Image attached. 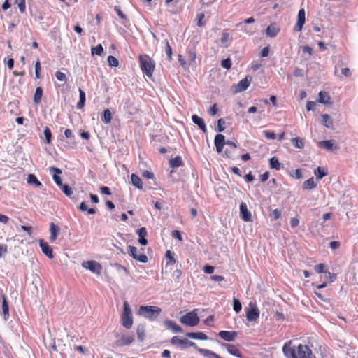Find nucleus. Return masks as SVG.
Listing matches in <instances>:
<instances>
[{
    "mask_svg": "<svg viewBox=\"0 0 358 358\" xmlns=\"http://www.w3.org/2000/svg\"><path fill=\"white\" fill-rule=\"evenodd\" d=\"M282 351L286 358H316L308 345L299 344L295 347L292 341L285 343Z\"/></svg>",
    "mask_w": 358,
    "mask_h": 358,
    "instance_id": "obj_1",
    "label": "nucleus"
},
{
    "mask_svg": "<svg viewBox=\"0 0 358 358\" xmlns=\"http://www.w3.org/2000/svg\"><path fill=\"white\" fill-rule=\"evenodd\" d=\"M140 67L148 77L152 76L155 68V61L148 55H142L138 57Z\"/></svg>",
    "mask_w": 358,
    "mask_h": 358,
    "instance_id": "obj_2",
    "label": "nucleus"
},
{
    "mask_svg": "<svg viewBox=\"0 0 358 358\" xmlns=\"http://www.w3.org/2000/svg\"><path fill=\"white\" fill-rule=\"evenodd\" d=\"M161 313L162 309L155 306H141L138 310V315L150 321L156 320Z\"/></svg>",
    "mask_w": 358,
    "mask_h": 358,
    "instance_id": "obj_3",
    "label": "nucleus"
},
{
    "mask_svg": "<svg viewBox=\"0 0 358 358\" xmlns=\"http://www.w3.org/2000/svg\"><path fill=\"white\" fill-rule=\"evenodd\" d=\"M121 324L122 325L129 329L133 325V316L131 308L127 301H124L123 304V311L121 315Z\"/></svg>",
    "mask_w": 358,
    "mask_h": 358,
    "instance_id": "obj_4",
    "label": "nucleus"
},
{
    "mask_svg": "<svg viewBox=\"0 0 358 358\" xmlns=\"http://www.w3.org/2000/svg\"><path fill=\"white\" fill-rule=\"evenodd\" d=\"M180 322L187 326L194 327L199 324V317H198L197 313L192 311L187 313L181 317Z\"/></svg>",
    "mask_w": 358,
    "mask_h": 358,
    "instance_id": "obj_5",
    "label": "nucleus"
},
{
    "mask_svg": "<svg viewBox=\"0 0 358 358\" xmlns=\"http://www.w3.org/2000/svg\"><path fill=\"white\" fill-rule=\"evenodd\" d=\"M259 310L255 303H249V309L246 311V319L249 322L257 321L259 317Z\"/></svg>",
    "mask_w": 358,
    "mask_h": 358,
    "instance_id": "obj_6",
    "label": "nucleus"
},
{
    "mask_svg": "<svg viewBox=\"0 0 358 358\" xmlns=\"http://www.w3.org/2000/svg\"><path fill=\"white\" fill-rule=\"evenodd\" d=\"M171 343L173 345H176L182 348H186L189 347H194L197 350V345L195 343L190 341L187 340V338H180V337L176 336H173L171 340Z\"/></svg>",
    "mask_w": 358,
    "mask_h": 358,
    "instance_id": "obj_7",
    "label": "nucleus"
},
{
    "mask_svg": "<svg viewBox=\"0 0 358 358\" xmlns=\"http://www.w3.org/2000/svg\"><path fill=\"white\" fill-rule=\"evenodd\" d=\"M115 345L117 347H124L131 345L135 341L134 335L122 334L116 336Z\"/></svg>",
    "mask_w": 358,
    "mask_h": 358,
    "instance_id": "obj_8",
    "label": "nucleus"
},
{
    "mask_svg": "<svg viewBox=\"0 0 358 358\" xmlns=\"http://www.w3.org/2000/svg\"><path fill=\"white\" fill-rule=\"evenodd\" d=\"M82 266L86 269L90 270V271L96 275H100L101 273V265L94 260L83 262L82 263Z\"/></svg>",
    "mask_w": 358,
    "mask_h": 358,
    "instance_id": "obj_9",
    "label": "nucleus"
},
{
    "mask_svg": "<svg viewBox=\"0 0 358 358\" xmlns=\"http://www.w3.org/2000/svg\"><path fill=\"white\" fill-rule=\"evenodd\" d=\"M129 254L135 259L142 263H146L148 262V257L143 252H138L136 247L129 245L128 248Z\"/></svg>",
    "mask_w": 358,
    "mask_h": 358,
    "instance_id": "obj_10",
    "label": "nucleus"
},
{
    "mask_svg": "<svg viewBox=\"0 0 358 358\" xmlns=\"http://www.w3.org/2000/svg\"><path fill=\"white\" fill-rule=\"evenodd\" d=\"M306 22V13L303 8L299 10L297 15V22L294 27V31L299 32L302 30Z\"/></svg>",
    "mask_w": 358,
    "mask_h": 358,
    "instance_id": "obj_11",
    "label": "nucleus"
},
{
    "mask_svg": "<svg viewBox=\"0 0 358 358\" xmlns=\"http://www.w3.org/2000/svg\"><path fill=\"white\" fill-rule=\"evenodd\" d=\"M251 79L248 77L241 80L236 85H234V91L236 93L245 91L250 85Z\"/></svg>",
    "mask_w": 358,
    "mask_h": 358,
    "instance_id": "obj_12",
    "label": "nucleus"
},
{
    "mask_svg": "<svg viewBox=\"0 0 358 358\" xmlns=\"http://www.w3.org/2000/svg\"><path fill=\"white\" fill-rule=\"evenodd\" d=\"M218 336L224 341L231 342L235 340L238 333L236 331H221L218 333Z\"/></svg>",
    "mask_w": 358,
    "mask_h": 358,
    "instance_id": "obj_13",
    "label": "nucleus"
},
{
    "mask_svg": "<svg viewBox=\"0 0 358 358\" xmlns=\"http://www.w3.org/2000/svg\"><path fill=\"white\" fill-rule=\"evenodd\" d=\"M241 217L245 222H250L252 220V216L250 212L248 210V207L245 203H241L240 205Z\"/></svg>",
    "mask_w": 358,
    "mask_h": 358,
    "instance_id": "obj_14",
    "label": "nucleus"
},
{
    "mask_svg": "<svg viewBox=\"0 0 358 358\" xmlns=\"http://www.w3.org/2000/svg\"><path fill=\"white\" fill-rule=\"evenodd\" d=\"M225 138L222 134H217L215 137V145L216 151L220 153L222 151L224 145L225 144Z\"/></svg>",
    "mask_w": 358,
    "mask_h": 358,
    "instance_id": "obj_15",
    "label": "nucleus"
},
{
    "mask_svg": "<svg viewBox=\"0 0 358 358\" xmlns=\"http://www.w3.org/2000/svg\"><path fill=\"white\" fill-rule=\"evenodd\" d=\"M223 345L226 348L229 353L238 358H242V354L240 351L238 345L232 344H224Z\"/></svg>",
    "mask_w": 358,
    "mask_h": 358,
    "instance_id": "obj_16",
    "label": "nucleus"
},
{
    "mask_svg": "<svg viewBox=\"0 0 358 358\" xmlns=\"http://www.w3.org/2000/svg\"><path fill=\"white\" fill-rule=\"evenodd\" d=\"M124 110L129 115H132L138 111V109L134 106V103L131 101L130 99H127V100H125Z\"/></svg>",
    "mask_w": 358,
    "mask_h": 358,
    "instance_id": "obj_17",
    "label": "nucleus"
},
{
    "mask_svg": "<svg viewBox=\"0 0 358 358\" xmlns=\"http://www.w3.org/2000/svg\"><path fill=\"white\" fill-rule=\"evenodd\" d=\"M40 247L42 252L49 258L52 259L54 257L52 248L48 245V243L43 241H40Z\"/></svg>",
    "mask_w": 358,
    "mask_h": 358,
    "instance_id": "obj_18",
    "label": "nucleus"
},
{
    "mask_svg": "<svg viewBox=\"0 0 358 358\" xmlns=\"http://www.w3.org/2000/svg\"><path fill=\"white\" fill-rule=\"evenodd\" d=\"M50 241L51 242H54L57 238L58 234L60 231V229L57 225L55 224L53 222H51L50 224Z\"/></svg>",
    "mask_w": 358,
    "mask_h": 358,
    "instance_id": "obj_19",
    "label": "nucleus"
},
{
    "mask_svg": "<svg viewBox=\"0 0 358 358\" xmlns=\"http://www.w3.org/2000/svg\"><path fill=\"white\" fill-rule=\"evenodd\" d=\"M137 234L139 236L138 243L142 245H146L148 241L145 238L147 236V230L145 227H141L137 230Z\"/></svg>",
    "mask_w": 358,
    "mask_h": 358,
    "instance_id": "obj_20",
    "label": "nucleus"
},
{
    "mask_svg": "<svg viewBox=\"0 0 358 358\" xmlns=\"http://www.w3.org/2000/svg\"><path fill=\"white\" fill-rule=\"evenodd\" d=\"M193 122L196 124L201 130L204 133L207 131V129L203 120L197 115H193L192 117Z\"/></svg>",
    "mask_w": 358,
    "mask_h": 358,
    "instance_id": "obj_21",
    "label": "nucleus"
},
{
    "mask_svg": "<svg viewBox=\"0 0 358 358\" xmlns=\"http://www.w3.org/2000/svg\"><path fill=\"white\" fill-rule=\"evenodd\" d=\"M50 171L51 172L55 173V174L53 175V180L55 182V183L59 186H62L63 185L62 180L60 176H58V174L62 173V170L57 167H50Z\"/></svg>",
    "mask_w": 358,
    "mask_h": 358,
    "instance_id": "obj_22",
    "label": "nucleus"
},
{
    "mask_svg": "<svg viewBox=\"0 0 358 358\" xmlns=\"http://www.w3.org/2000/svg\"><path fill=\"white\" fill-rule=\"evenodd\" d=\"M197 351L207 358H222L219 355L210 350L198 348Z\"/></svg>",
    "mask_w": 358,
    "mask_h": 358,
    "instance_id": "obj_23",
    "label": "nucleus"
},
{
    "mask_svg": "<svg viewBox=\"0 0 358 358\" xmlns=\"http://www.w3.org/2000/svg\"><path fill=\"white\" fill-rule=\"evenodd\" d=\"M318 145L320 148L328 150H333L334 149H337L336 146H334L333 141L331 140H326L322 141L318 143Z\"/></svg>",
    "mask_w": 358,
    "mask_h": 358,
    "instance_id": "obj_24",
    "label": "nucleus"
},
{
    "mask_svg": "<svg viewBox=\"0 0 358 358\" xmlns=\"http://www.w3.org/2000/svg\"><path fill=\"white\" fill-rule=\"evenodd\" d=\"M43 94V88L41 87H36L33 99V101L35 105H38L41 102Z\"/></svg>",
    "mask_w": 358,
    "mask_h": 358,
    "instance_id": "obj_25",
    "label": "nucleus"
},
{
    "mask_svg": "<svg viewBox=\"0 0 358 358\" xmlns=\"http://www.w3.org/2000/svg\"><path fill=\"white\" fill-rule=\"evenodd\" d=\"M186 336L192 339L207 340L208 338V337L201 331L187 333Z\"/></svg>",
    "mask_w": 358,
    "mask_h": 358,
    "instance_id": "obj_26",
    "label": "nucleus"
},
{
    "mask_svg": "<svg viewBox=\"0 0 358 358\" xmlns=\"http://www.w3.org/2000/svg\"><path fill=\"white\" fill-rule=\"evenodd\" d=\"M230 41H231V37L229 33H228L227 31V30H224L222 33V36H221V38H220L222 45L224 47L227 48L229 46L228 43Z\"/></svg>",
    "mask_w": 358,
    "mask_h": 358,
    "instance_id": "obj_27",
    "label": "nucleus"
},
{
    "mask_svg": "<svg viewBox=\"0 0 358 358\" xmlns=\"http://www.w3.org/2000/svg\"><path fill=\"white\" fill-rule=\"evenodd\" d=\"M131 183L134 186L136 187L139 189H143V182L141 179L135 173H132L131 176Z\"/></svg>",
    "mask_w": 358,
    "mask_h": 358,
    "instance_id": "obj_28",
    "label": "nucleus"
},
{
    "mask_svg": "<svg viewBox=\"0 0 358 358\" xmlns=\"http://www.w3.org/2000/svg\"><path fill=\"white\" fill-rule=\"evenodd\" d=\"M330 96L326 92H320L318 101L321 103L328 104L330 103Z\"/></svg>",
    "mask_w": 358,
    "mask_h": 358,
    "instance_id": "obj_29",
    "label": "nucleus"
},
{
    "mask_svg": "<svg viewBox=\"0 0 358 358\" xmlns=\"http://www.w3.org/2000/svg\"><path fill=\"white\" fill-rule=\"evenodd\" d=\"M79 96L80 100L78 102L76 107L78 109H82L85 106L86 100L85 92L82 89H79Z\"/></svg>",
    "mask_w": 358,
    "mask_h": 358,
    "instance_id": "obj_30",
    "label": "nucleus"
},
{
    "mask_svg": "<svg viewBox=\"0 0 358 358\" xmlns=\"http://www.w3.org/2000/svg\"><path fill=\"white\" fill-rule=\"evenodd\" d=\"M280 29L275 25L271 24L266 29V35L269 37H275L279 33Z\"/></svg>",
    "mask_w": 358,
    "mask_h": 358,
    "instance_id": "obj_31",
    "label": "nucleus"
},
{
    "mask_svg": "<svg viewBox=\"0 0 358 358\" xmlns=\"http://www.w3.org/2000/svg\"><path fill=\"white\" fill-rule=\"evenodd\" d=\"M137 337L140 341H143L145 338V327L143 324H139L136 329Z\"/></svg>",
    "mask_w": 358,
    "mask_h": 358,
    "instance_id": "obj_32",
    "label": "nucleus"
},
{
    "mask_svg": "<svg viewBox=\"0 0 358 358\" xmlns=\"http://www.w3.org/2000/svg\"><path fill=\"white\" fill-rule=\"evenodd\" d=\"M169 164L172 168H177L182 166L183 162L181 157L177 156L174 158H172L169 160Z\"/></svg>",
    "mask_w": 358,
    "mask_h": 358,
    "instance_id": "obj_33",
    "label": "nucleus"
},
{
    "mask_svg": "<svg viewBox=\"0 0 358 358\" xmlns=\"http://www.w3.org/2000/svg\"><path fill=\"white\" fill-rule=\"evenodd\" d=\"M27 182L30 185H34L37 187H42V183L38 180L34 174H29L27 177Z\"/></svg>",
    "mask_w": 358,
    "mask_h": 358,
    "instance_id": "obj_34",
    "label": "nucleus"
},
{
    "mask_svg": "<svg viewBox=\"0 0 358 358\" xmlns=\"http://www.w3.org/2000/svg\"><path fill=\"white\" fill-rule=\"evenodd\" d=\"M2 311L3 314L4 319H8L9 317V307L8 303L5 296H3L2 300Z\"/></svg>",
    "mask_w": 358,
    "mask_h": 358,
    "instance_id": "obj_35",
    "label": "nucleus"
},
{
    "mask_svg": "<svg viewBox=\"0 0 358 358\" xmlns=\"http://www.w3.org/2000/svg\"><path fill=\"white\" fill-rule=\"evenodd\" d=\"M293 145L299 149H303L304 148V140L299 137L293 138L292 139Z\"/></svg>",
    "mask_w": 358,
    "mask_h": 358,
    "instance_id": "obj_36",
    "label": "nucleus"
},
{
    "mask_svg": "<svg viewBox=\"0 0 358 358\" xmlns=\"http://www.w3.org/2000/svg\"><path fill=\"white\" fill-rule=\"evenodd\" d=\"M316 187L314 178L312 177L306 180L303 184V188L304 189H312Z\"/></svg>",
    "mask_w": 358,
    "mask_h": 358,
    "instance_id": "obj_37",
    "label": "nucleus"
},
{
    "mask_svg": "<svg viewBox=\"0 0 358 358\" xmlns=\"http://www.w3.org/2000/svg\"><path fill=\"white\" fill-rule=\"evenodd\" d=\"M112 120V113L109 109H106L103 111L101 120L105 124H110Z\"/></svg>",
    "mask_w": 358,
    "mask_h": 358,
    "instance_id": "obj_38",
    "label": "nucleus"
},
{
    "mask_svg": "<svg viewBox=\"0 0 358 358\" xmlns=\"http://www.w3.org/2000/svg\"><path fill=\"white\" fill-rule=\"evenodd\" d=\"M322 122L327 128L331 127L333 124L331 118L327 114L322 115Z\"/></svg>",
    "mask_w": 358,
    "mask_h": 358,
    "instance_id": "obj_39",
    "label": "nucleus"
},
{
    "mask_svg": "<svg viewBox=\"0 0 358 358\" xmlns=\"http://www.w3.org/2000/svg\"><path fill=\"white\" fill-rule=\"evenodd\" d=\"M166 324H167L169 328L172 329L173 330V331L176 333H180V332H182V328L178 324H177L175 322L169 320V321H166Z\"/></svg>",
    "mask_w": 358,
    "mask_h": 358,
    "instance_id": "obj_40",
    "label": "nucleus"
},
{
    "mask_svg": "<svg viewBox=\"0 0 358 358\" xmlns=\"http://www.w3.org/2000/svg\"><path fill=\"white\" fill-rule=\"evenodd\" d=\"M270 167L271 169H275L276 170H280L281 168V164L278 161V159L275 157H273L270 159Z\"/></svg>",
    "mask_w": 358,
    "mask_h": 358,
    "instance_id": "obj_41",
    "label": "nucleus"
},
{
    "mask_svg": "<svg viewBox=\"0 0 358 358\" xmlns=\"http://www.w3.org/2000/svg\"><path fill=\"white\" fill-rule=\"evenodd\" d=\"M14 3L17 5L20 13H24L26 11L25 0H15Z\"/></svg>",
    "mask_w": 358,
    "mask_h": 358,
    "instance_id": "obj_42",
    "label": "nucleus"
},
{
    "mask_svg": "<svg viewBox=\"0 0 358 358\" xmlns=\"http://www.w3.org/2000/svg\"><path fill=\"white\" fill-rule=\"evenodd\" d=\"M91 51L92 55L101 56L103 53V48L101 44H99L96 46L93 47Z\"/></svg>",
    "mask_w": 358,
    "mask_h": 358,
    "instance_id": "obj_43",
    "label": "nucleus"
},
{
    "mask_svg": "<svg viewBox=\"0 0 358 358\" xmlns=\"http://www.w3.org/2000/svg\"><path fill=\"white\" fill-rule=\"evenodd\" d=\"M315 174L316 176L317 179L320 180L323 177L327 175V172L325 171L321 167H317V169L315 171Z\"/></svg>",
    "mask_w": 358,
    "mask_h": 358,
    "instance_id": "obj_44",
    "label": "nucleus"
},
{
    "mask_svg": "<svg viewBox=\"0 0 358 358\" xmlns=\"http://www.w3.org/2000/svg\"><path fill=\"white\" fill-rule=\"evenodd\" d=\"M59 187L67 196L70 197L73 194V190L69 185L63 184Z\"/></svg>",
    "mask_w": 358,
    "mask_h": 358,
    "instance_id": "obj_45",
    "label": "nucleus"
},
{
    "mask_svg": "<svg viewBox=\"0 0 358 358\" xmlns=\"http://www.w3.org/2000/svg\"><path fill=\"white\" fill-rule=\"evenodd\" d=\"M43 134L45 138V142L48 144L51 143L52 133L49 127H45L43 131Z\"/></svg>",
    "mask_w": 358,
    "mask_h": 358,
    "instance_id": "obj_46",
    "label": "nucleus"
},
{
    "mask_svg": "<svg viewBox=\"0 0 358 358\" xmlns=\"http://www.w3.org/2000/svg\"><path fill=\"white\" fill-rule=\"evenodd\" d=\"M108 64L113 67H117L119 65L118 59L112 55L108 57Z\"/></svg>",
    "mask_w": 358,
    "mask_h": 358,
    "instance_id": "obj_47",
    "label": "nucleus"
},
{
    "mask_svg": "<svg viewBox=\"0 0 358 358\" xmlns=\"http://www.w3.org/2000/svg\"><path fill=\"white\" fill-rule=\"evenodd\" d=\"M233 308L236 313H239L242 309V305L240 301L237 299L233 300Z\"/></svg>",
    "mask_w": 358,
    "mask_h": 358,
    "instance_id": "obj_48",
    "label": "nucleus"
},
{
    "mask_svg": "<svg viewBox=\"0 0 358 358\" xmlns=\"http://www.w3.org/2000/svg\"><path fill=\"white\" fill-rule=\"evenodd\" d=\"M165 44H166V54L169 59H171L172 58V48L169 44V42L168 40H165Z\"/></svg>",
    "mask_w": 358,
    "mask_h": 358,
    "instance_id": "obj_49",
    "label": "nucleus"
},
{
    "mask_svg": "<svg viewBox=\"0 0 358 358\" xmlns=\"http://www.w3.org/2000/svg\"><path fill=\"white\" fill-rule=\"evenodd\" d=\"M263 134L267 139H273H273L276 138V134L273 131H271L268 130H264L263 131Z\"/></svg>",
    "mask_w": 358,
    "mask_h": 358,
    "instance_id": "obj_50",
    "label": "nucleus"
},
{
    "mask_svg": "<svg viewBox=\"0 0 358 358\" xmlns=\"http://www.w3.org/2000/svg\"><path fill=\"white\" fill-rule=\"evenodd\" d=\"M221 65L226 69H229L231 67V60L230 58L223 59L221 62Z\"/></svg>",
    "mask_w": 358,
    "mask_h": 358,
    "instance_id": "obj_51",
    "label": "nucleus"
},
{
    "mask_svg": "<svg viewBox=\"0 0 358 358\" xmlns=\"http://www.w3.org/2000/svg\"><path fill=\"white\" fill-rule=\"evenodd\" d=\"M40 71H41V63H40L39 60H37L35 64V75H36V78L38 79H39L41 78Z\"/></svg>",
    "mask_w": 358,
    "mask_h": 358,
    "instance_id": "obj_52",
    "label": "nucleus"
},
{
    "mask_svg": "<svg viewBox=\"0 0 358 358\" xmlns=\"http://www.w3.org/2000/svg\"><path fill=\"white\" fill-rule=\"evenodd\" d=\"M325 265L324 264H318L315 266V271L318 273H325Z\"/></svg>",
    "mask_w": 358,
    "mask_h": 358,
    "instance_id": "obj_53",
    "label": "nucleus"
},
{
    "mask_svg": "<svg viewBox=\"0 0 358 358\" xmlns=\"http://www.w3.org/2000/svg\"><path fill=\"white\" fill-rule=\"evenodd\" d=\"M55 76L57 80H59V81H66V76L64 73L61 71H57Z\"/></svg>",
    "mask_w": 358,
    "mask_h": 358,
    "instance_id": "obj_54",
    "label": "nucleus"
},
{
    "mask_svg": "<svg viewBox=\"0 0 358 358\" xmlns=\"http://www.w3.org/2000/svg\"><path fill=\"white\" fill-rule=\"evenodd\" d=\"M224 124H225V122L222 119L218 120L217 130L219 132L223 131L224 130V129H225L224 126Z\"/></svg>",
    "mask_w": 358,
    "mask_h": 358,
    "instance_id": "obj_55",
    "label": "nucleus"
},
{
    "mask_svg": "<svg viewBox=\"0 0 358 358\" xmlns=\"http://www.w3.org/2000/svg\"><path fill=\"white\" fill-rule=\"evenodd\" d=\"M166 258L169 259L168 264L170 263L171 264H174L176 263V259L173 257V256L170 250H167L166 252Z\"/></svg>",
    "mask_w": 358,
    "mask_h": 358,
    "instance_id": "obj_56",
    "label": "nucleus"
},
{
    "mask_svg": "<svg viewBox=\"0 0 358 358\" xmlns=\"http://www.w3.org/2000/svg\"><path fill=\"white\" fill-rule=\"evenodd\" d=\"M142 176L147 179H153L155 178L153 173L148 170L143 172Z\"/></svg>",
    "mask_w": 358,
    "mask_h": 358,
    "instance_id": "obj_57",
    "label": "nucleus"
},
{
    "mask_svg": "<svg viewBox=\"0 0 358 358\" xmlns=\"http://www.w3.org/2000/svg\"><path fill=\"white\" fill-rule=\"evenodd\" d=\"M304 75L303 73V70L299 68V67H296L294 69V76H296V77H303Z\"/></svg>",
    "mask_w": 358,
    "mask_h": 358,
    "instance_id": "obj_58",
    "label": "nucleus"
},
{
    "mask_svg": "<svg viewBox=\"0 0 358 358\" xmlns=\"http://www.w3.org/2000/svg\"><path fill=\"white\" fill-rule=\"evenodd\" d=\"M326 278L328 280L329 282H332L336 280V275L334 273H331L330 272H325Z\"/></svg>",
    "mask_w": 358,
    "mask_h": 358,
    "instance_id": "obj_59",
    "label": "nucleus"
},
{
    "mask_svg": "<svg viewBox=\"0 0 358 358\" xmlns=\"http://www.w3.org/2000/svg\"><path fill=\"white\" fill-rule=\"evenodd\" d=\"M341 74L345 77V78H348V77H350L351 76V72H350V70L349 68L348 67H345V68H343L341 69Z\"/></svg>",
    "mask_w": 358,
    "mask_h": 358,
    "instance_id": "obj_60",
    "label": "nucleus"
},
{
    "mask_svg": "<svg viewBox=\"0 0 358 358\" xmlns=\"http://www.w3.org/2000/svg\"><path fill=\"white\" fill-rule=\"evenodd\" d=\"M316 106V103L313 101H309L306 103V109L307 110L310 111L313 110Z\"/></svg>",
    "mask_w": 358,
    "mask_h": 358,
    "instance_id": "obj_61",
    "label": "nucleus"
},
{
    "mask_svg": "<svg viewBox=\"0 0 358 358\" xmlns=\"http://www.w3.org/2000/svg\"><path fill=\"white\" fill-rule=\"evenodd\" d=\"M214 270H215V268L213 266H210V265H206L203 268V271L206 273H208V274L213 273Z\"/></svg>",
    "mask_w": 358,
    "mask_h": 358,
    "instance_id": "obj_62",
    "label": "nucleus"
},
{
    "mask_svg": "<svg viewBox=\"0 0 358 358\" xmlns=\"http://www.w3.org/2000/svg\"><path fill=\"white\" fill-rule=\"evenodd\" d=\"M172 236L178 239L179 241H182V235H181V233L180 231L178 230H174L172 231Z\"/></svg>",
    "mask_w": 358,
    "mask_h": 358,
    "instance_id": "obj_63",
    "label": "nucleus"
},
{
    "mask_svg": "<svg viewBox=\"0 0 358 358\" xmlns=\"http://www.w3.org/2000/svg\"><path fill=\"white\" fill-rule=\"evenodd\" d=\"M299 224V220L296 217H293L290 220V225L292 228L296 227Z\"/></svg>",
    "mask_w": 358,
    "mask_h": 358,
    "instance_id": "obj_64",
    "label": "nucleus"
}]
</instances>
